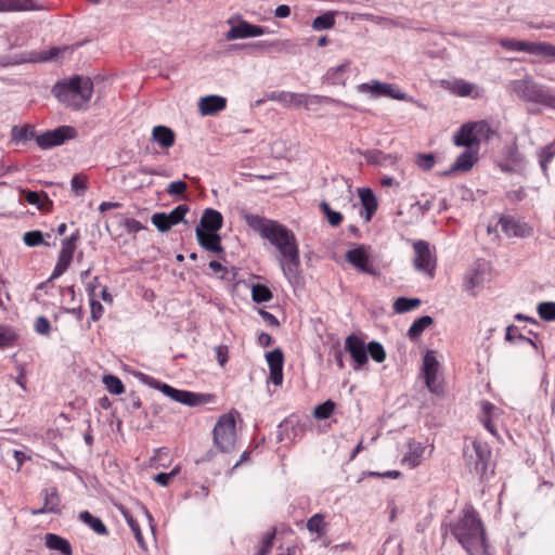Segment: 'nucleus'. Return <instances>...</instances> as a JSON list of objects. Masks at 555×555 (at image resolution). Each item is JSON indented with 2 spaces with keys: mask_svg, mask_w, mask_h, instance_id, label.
Segmentation results:
<instances>
[{
  "mask_svg": "<svg viewBox=\"0 0 555 555\" xmlns=\"http://www.w3.org/2000/svg\"><path fill=\"white\" fill-rule=\"evenodd\" d=\"M320 209L325 215L327 222L332 227H337L343 221V215L339 211H335L331 208L326 201L320 203Z\"/></svg>",
  "mask_w": 555,
  "mask_h": 555,
  "instance_id": "nucleus-47",
  "label": "nucleus"
},
{
  "mask_svg": "<svg viewBox=\"0 0 555 555\" xmlns=\"http://www.w3.org/2000/svg\"><path fill=\"white\" fill-rule=\"evenodd\" d=\"M499 44L507 51L525 52L546 61L555 60V44L546 41H527L505 37L499 40Z\"/></svg>",
  "mask_w": 555,
  "mask_h": 555,
  "instance_id": "nucleus-4",
  "label": "nucleus"
},
{
  "mask_svg": "<svg viewBox=\"0 0 555 555\" xmlns=\"http://www.w3.org/2000/svg\"><path fill=\"white\" fill-rule=\"evenodd\" d=\"M349 62L331 67L323 76V82L331 86H345L349 72Z\"/></svg>",
  "mask_w": 555,
  "mask_h": 555,
  "instance_id": "nucleus-25",
  "label": "nucleus"
},
{
  "mask_svg": "<svg viewBox=\"0 0 555 555\" xmlns=\"http://www.w3.org/2000/svg\"><path fill=\"white\" fill-rule=\"evenodd\" d=\"M266 359L270 370L268 382L275 386H281L283 383V351L280 348H275L266 354Z\"/></svg>",
  "mask_w": 555,
  "mask_h": 555,
  "instance_id": "nucleus-13",
  "label": "nucleus"
},
{
  "mask_svg": "<svg viewBox=\"0 0 555 555\" xmlns=\"http://www.w3.org/2000/svg\"><path fill=\"white\" fill-rule=\"evenodd\" d=\"M34 327L38 334L43 336H49L51 333L50 321L43 315H40L36 319Z\"/></svg>",
  "mask_w": 555,
  "mask_h": 555,
  "instance_id": "nucleus-61",
  "label": "nucleus"
},
{
  "mask_svg": "<svg viewBox=\"0 0 555 555\" xmlns=\"http://www.w3.org/2000/svg\"><path fill=\"white\" fill-rule=\"evenodd\" d=\"M358 195L364 210V220L370 222L378 207L377 198L370 188L359 189Z\"/></svg>",
  "mask_w": 555,
  "mask_h": 555,
  "instance_id": "nucleus-24",
  "label": "nucleus"
},
{
  "mask_svg": "<svg viewBox=\"0 0 555 555\" xmlns=\"http://www.w3.org/2000/svg\"><path fill=\"white\" fill-rule=\"evenodd\" d=\"M41 495L43 496V506L38 509H34L31 512L33 515H40V514H47V513H52V514L61 513V509H60L61 498H60V494H59V491L56 488L53 487V488H49V489H43L41 491Z\"/></svg>",
  "mask_w": 555,
  "mask_h": 555,
  "instance_id": "nucleus-18",
  "label": "nucleus"
},
{
  "mask_svg": "<svg viewBox=\"0 0 555 555\" xmlns=\"http://www.w3.org/2000/svg\"><path fill=\"white\" fill-rule=\"evenodd\" d=\"M359 154L367 164L377 166L396 165L399 159L397 154H386L377 149L359 151Z\"/></svg>",
  "mask_w": 555,
  "mask_h": 555,
  "instance_id": "nucleus-23",
  "label": "nucleus"
},
{
  "mask_svg": "<svg viewBox=\"0 0 555 555\" xmlns=\"http://www.w3.org/2000/svg\"><path fill=\"white\" fill-rule=\"evenodd\" d=\"M483 283V275L479 270H474L473 273L468 276L465 283V287L467 291H472L475 287L480 286Z\"/></svg>",
  "mask_w": 555,
  "mask_h": 555,
  "instance_id": "nucleus-63",
  "label": "nucleus"
},
{
  "mask_svg": "<svg viewBox=\"0 0 555 555\" xmlns=\"http://www.w3.org/2000/svg\"><path fill=\"white\" fill-rule=\"evenodd\" d=\"M439 370V362L434 351H427L423 358V375L427 388L436 395L442 392V386L438 382L437 375Z\"/></svg>",
  "mask_w": 555,
  "mask_h": 555,
  "instance_id": "nucleus-10",
  "label": "nucleus"
},
{
  "mask_svg": "<svg viewBox=\"0 0 555 555\" xmlns=\"http://www.w3.org/2000/svg\"><path fill=\"white\" fill-rule=\"evenodd\" d=\"M118 509L120 511V513L122 514L124 518L126 519L128 526L130 527L139 546L142 550H146V544L143 539V535H142V532H141L138 521L133 518L132 514L125 506L118 505Z\"/></svg>",
  "mask_w": 555,
  "mask_h": 555,
  "instance_id": "nucleus-31",
  "label": "nucleus"
},
{
  "mask_svg": "<svg viewBox=\"0 0 555 555\" xmlns=\"http://www.w3.org/2000/svg\"><path fill=\"white\" fill-rule=\"evenodd\" d=\"M198 244L206 250L215 254L224 251L221 245V236L218 232H195Z\"/></svg>",
  "mask_w": 555,
  "mask_h": 555,
  "instance_id": "nucleus-26",
  "label": "nucleus"
},
{
  "mask_svg": "<svg viewBox=\"0 0 555 555\" xmlns=\"http://www.w3.org/2000/svg\"><path fill=\"white\" fill-rule=\"evenodd\" d=\"M345 350L353 360L354 371L362 370L367 363V346L365 347L364 341L359 336L354 334L347 336L345 340Z\"/></svg>",
  "mask_w": 555,
  "mask_h": 555,
  "instance_id": "nucleus-11",
  "label": "nucleus"
},
{
  "mask_svg": "<svg viewBox=\"0 0 555 555\" xmlns=\"http://www.w3.org/2000/svg\"><path fill=\"white\" fill-rule=\"evenodd\" d=\"M23 240L27 246L35 247L43 242V235L38 230L29 231L24 234Z\"/></svg>",
  "mask_w": 555,
  "mask_h": 555,
  "instance_id": "nucleus-59",
  "label": "nucleus"
},
{
  "mask_svg": "<svg viewBox=\"0 0 555 555\" xmlns=\"http://www.w3.org/2000/svg\"><path fill=\"white\" fill-rule=\"evenodd\" d=\"M223 225V217L220 211L214 208H207L204 210L199 225L195 232H219Z\"/></svg>",
  "mask_w": 555,
  "mask_h": 555,
  "instance_id": "nucleus-17",
  "label": "nucleus"
},
{
  "mask_svg": "<svg viewBox=\"0 0 555 555\" xmlns=\"http://www.w3.org/2000/svg\"><path fill=\"white\" fill-rule=\"evenodd\" d=\"M272 297H273V294L268 286H266L263 284L253 285L251 299L255 302H257V304L267 302V301L271 300Z\"/></svg>",
  "mask_w": 555,
  "mask_h": 555,
  "instance_id": "nucleus-45",
  "label": "nucleus"
},
{
  "mask_svg": "<svg viewBox=\"0 0 555 555\" xmlns=\"http://www.w3.org/2000/svg\"><path fill=\"white\" fill-rule=\"evenodd\" d=\"M346 260L353 266L358 271L367 273L370 275H378L377 269L370 263L369 255L364 246L350 249L345 255Z\"/></svg>",
  "mask_w": 555,
  "mask_h": 555,
  "instance_id": "nucleus-12",
  "label": "nucleus"
},
{
  "mask_svg": "<svg viewBox=\"0 0 555 555\" xmlns=\"http://www.w3.org/2000/svg\"><path fill=\"white\" fill-rule=\"evenodd\" d=\"M280 266L284 276L292 285L296 286L301 283L302 275L300 269L299 253L296 254L294 251L291 257L280 259Z\"/></svg>",
  "mask_w": 555,
  "mask_h": 555,
  "instance_id": "nucleus-15",
  "label": "nucleus"
},
{
  "mask_svg": "<svg viewBox=\"0 0 555 555\" xmlns=\"http://www.w3.org/2000/svg\"><path fill=\"white\" fill-rule=\"evenodd\" d=\"M44 541L48 548L59 551L63 555H73L72 545L67 539L55 533H47Z\"/></svg>",
  "mask_w": 555,
  "mask_h": 555,
  "instance_id": "nucleus-30",
  "label": "nucleus"
},
{
  "mask_svg": "<svg viewBox=\"0 0 555 555\" xmlns=\"http://www.w3.org/2000/svg\"><path fill=\"white\" fill-rule=\"evenodd\" d=\"M244 219L246 221V223L248 224V227H250L253 230H255L256 232H258L262 237H263V233H266V231H263L264 229H269V224L273 222V220H268L259 215H253V214H246L244 216Z\"/></svg>",
  "mask_w": 555,
  "mask_h": 555,
  "instance_id": "nucleus-37",
  "label": "nucleus"
},
{
  "mask_svg": "<svg viewBox=\"0 0 555 555\" xmlns=\"http://www.w3.org/2000/svg\"><path fill=\"white\" fill-rule=\"evenodd\" d=\"M102 382L108 392L112 395H121L125 391V386L119 377L108 374L104 375Z\"/></svg>",
  "mask_w": 555,
  "mask_h": 555,
  "instance_id": "nucleus-44",
  "label": "nucleus"
},
{
  "mask_svg": "<svg viewBox=\"0 0 555 555\" xmlns=\"http://www.w3.org/2000/svg\"><path fill=\"white\" fill-rule=\"evenodd\" d=\"M186 190H188V184L182 180L172 181L166 188V192L170 196H182V195H184Z\"/></svg>",
  "mask_w": 555,
  "mask_h": 555,
  "instance_id": "nucleus-57",
  "label": "nucleus"
},
{
  "mask_svg": "<svg viewBox=\"0 0 555 555\" xmlns=\"http://www.w3.org/2000/svg\"><path fill=\"white\" fill-rule=\"evenodd\" d=\"M477 124H464L453 137L456 146H465L466 149L479 150L480 140L475 132Z\"/></svg>",
  "mask_w": 555,
  "mask_h": 555,
  "instance_id": "nucleus-14",
  "label": "nucleus"
},
{
  "mask_svg": "<svg viewBox=\"0 0 555 555\" xmlns=\"http://www.w3.org/2000/svg\"><path fill=\"white\" fill-rule=\"evenodd\" d=\"M325 521L324 516L322 514H314L307 521V529L310 532H315L318 534H323L325 530Z\"/></svg>",
  "mask_w": 555,
  "mask_h": 555,
  "instance_id": "nucleus-52",
  "label": "nucleus"
},
{
  "mask_svg": "<svg viewBox=\"0 0 555 555\" xmlns=\"http://www.w3.org/2000/svg\"><path fill=\"white\" fill-rule=\"evenodd\" d=\"M34 0H0V11L38 10Z\"/></svg>",
  "mask_w": 555,
  "mask_h": 555,
  "instance_id": "nucleus-32",
  "label": "nucleus"
},
{
  "mask_svg": "<svg viewBox=\"0 0 555 555\" xmlns=\"http://www.w3.org/2000/svg\"><path fill=\"white\" fill-rule=\"evenodd\" d=\"M214 446L223 453H230L235 448V420L231 413L221 415L212 430Z\"/></svg>",
  "mask_w": 555,
  "mask_h": 555,
  "instance_id": "nucleus-5",
  "label": "nucleus"
},
{
  "mask_svg": "<svg viewBox=\"0 0 555 555\" xmlns=\"http://www.w3.org/2000/svg\"><path fill=\"white\" fill-rule=\"evenodd\" d=\"M152 223L156 227V229L162 232H168L172 225L165 212H155L152 216Z\"/></svg>",
  "mask_w": 555,
  "mask_h": 555,
  "instance_id": "nucleus-54",
  "label": "nucleus"
},
{
  "mask_svg": "<svg viewBox=\"0 0 555 555\" xmlns=\"http://www.w3.org/2000/svg\"><path fill=\"white\" fill-rule=\"evenodd\" d=\"M189 211V206L185 204L178 205L176 208H173L169 214H167V217L171 223V225H176L180 222H185L184 217L186 212Z\"/></svg>",
  "mask_w": 555,
  "mask_h": 555,
  "instance_id": "nucleus-53",
  "label": "nucleus"
},
{
  "mask_svg": "<svg viewBox=\"0 0 555 555\" xmlns=\"http://www.w3.org/2000/svg\"><path fill=\"white\" fill-rule=\"evenodd\" d=\"M554 156H555V144L554 143H550V144L543 146L539 151V153H538L539 164H540V167H541L544 176H547L548 164L552 162Z\"/></svg>",
  "mask_w": 555,
  "mask_h": 555,
  "instance_id": "nucleus-38",
  "label": "nucleus"
},
{
  "mask_svg": "<svg viewBox=\"0 0 555 555\" xmlns=\"http://www.w3.org/2000/svg\"><path fill=\"white\" fill-rule=\"evenodd\" d=\"M336 403L328 399L325 402L318 404L313 410V417L317 420H326L335 411Z\"/></svg>",
  "mask_w": 555,
  "mask_h": 555,
  "instance_id": "nucleus-46",
  "label": "nucleus"
},
{
  "mask_svg": "<svg viewBox=\"0 0 555 555\" xmlns=\"http://www.w3.org/2000/svg\"><path fill=\"white\" fill-rule=\"evenodd\" d=\"M415 163L421 169L428 171L435 166V156L431 153L418 154Z\"/></svg>",
  "mask_w": 555,
  "mask_h": 555,
  "instance_id": "nucleus-60",
  "label": "nucleus"
},
{
  "mask_svg": "<svg viewBox=\"0 0 555 555\" xmlns=\"http://www.w3.org/2000/svg\"><path fill=\"white\" fill-rule=\"evenodd\" d=\"M474 453L469 455L470 461L467 465L475 472V474L483 477L486 475L491 460V450L485 442L475 441L473 443Z\"/></svg>",
  "mask_w": 555,
  "mask_h": 555,
  "instance_id": "nucleus-9",
  "label": "nucleus"
},
{
  "mask_svg": "<svg viewBox=\"0 0 555 555\" xmlns=\"http://www.w3.org/2000/svg\"><path fill=\"white\" fill-rule=\"evenodd\" d=\"M152 140L162 147L169 149L175 144L176 134L172 129L166 126H156L152 131Z\"/></svg>",
  "mask_w": 555,
  "mask_h": 555,
  "instance_id": "nucleus-28",
  "label": "nucleus"
},
{
  "mask_svg": "<svg viewBox=\"0 0 555 555\" xmlns=\"http://www.w3.org/2000/svg\"><path fill=\"white\" fill-rule=\"evenodd\" d=\"M420 305L421 300L418 298L399 297L396 299L393 304V310L397 313H405L413 309H416Z\"/></svg>",
  "mask_w": 555,
  "mask_h": 555,
  "instance_id": "nucleus-42",
  "label": "nucleus"
},
{
  "mask_svg": "<svg viewBox=\"0 0 555 555\" xmlns=\"http://www.w3.org/2000/svg\"><path fill=\"white\" fill-rule=\"evenodd\" d=\"M70 185H72V191L76 195H82L86 192V190H87V181H86V179L80 177V176H78V175H75L72 178Z\"/></svg>",
  "mask_w": 555,
  "mask_h": 555,
  "instance_id": "nucleus-64",
  "label": "nucleus"
},
{
  "mask_svg": "<svg viewBox=\"0 0 555 555\" xmlns=\"http://www.w3.org/2000/svg\"><path fill=\"white\" fill-rule=\"evenodd\" d=\"M268 99L279 102L286 106H302V93H294L289 91H273L268 94Z\"/></svg>",
  "mask_w": 555,
  "mask_h": 555,
  "instance_id": "nucleus-29",
  "label": "nucleus"
},
{
  "mask_svg": "<svg viewBox=\"0 0 555 555\" xmlns=\"http://www.w3.org/2000/svg\"><path fill=\"white\" fill-rule=\"evenodd\" d=\"M475 89V85L464 79H455L451 82L449 90L457 96H469Z\"/></svg>",
  "mask_w": 555,
  "mask_h": 555,
  "instance_id": "nucleus-39",
  "label": "nucleus"
},
{
  "mask_svg": "<svg viewBox=\"0 0 555 555\" xmlns=\"http://www.w3.org/2000/svg\"><path fill=\"white\" fill-rule=\"evenodd\" d=\"M434 323V319L430 315H423L416 319L408 331L410 339H417L421 334Z\"/></svg>",
  "mask_w": 555,
  "mask_h": 555,
  "instance_id": "nucleus-36",
  "label": "nucleus"
},
{
  "mask_svg": "<svg viewBox=\"0 0 555 555\" xmlns=\"http://www.w3.org/2000/svg\"><path fill=\"white\" fill-rule=\"evenodd\" d=\"M367 354L377 362L382 363L386 359V352L383 345L378 341L372 340L367 344Z\"/></svg>",
  "mask_w": 555,
  "mask_h": 555,
  "instance_id": "nucleus-50",
  "label": "nucleus"
},
{
  "mask_svg": "<svg viewBox=\"0 0 555 555\" xmlns=\"http://www.w3.org/2000/svg\"><path fill=\"white\" fill-rule=\"evenodd\" d=\"M70 263H72L70 258H66V257L59 255L57 262H56L54 270L50 276V280H55V279L60 278L68 269Z\"/></svg>",
  "mask_w": 555,
  "mask_h": 555,
  "instance_id": "nucleus-56",
  "label": "nucleus"
},
{
  "mask_svg": "<svg viewBox=\"0 0 555 555\" xmlns=\"http://www.w3.org/2000/svg\"><path fill=\"white\" fill-rule=\"evenodd\" d=\"M269 229L263 230L266 231V233H263V237L267 238L273 246L278 245L279 243H283L286 240H294L295 234L278 221H273L269 224Z\"/></svg>",
  "mask_w": 555,
  "mask_h": 555,
  "instance_id": "nucleus-22",
  "label": "nucleus"
},
{
  "mask_svg": "<svg viewBox=\"0 0 555 555\" xmlns=\"http://www.w3.org/2000/svg\"><path fill=\"white\" fill-rule=\"evenodd\" d=\"M335 25V12L328 11L317 16L312 22V28L314 30L330 29Z\"/></svg>",
  "mask_w": 555,
  "mask_h": 555,
  "instance_id": "nucleus-41",
  "label": "nucleus"
},
{
  "mask_svg": "<svg viewBox=\"0 0 555 555\" xmlns=\"http://www.w3.org/2000/svg\"><path fill=\"white\" fill-rule=\"evenodd\" d=\"M36 135L35 129L25 125L23 127H13L12 128V139L15 141H27L33 139Z\"/></svg>",
  "mask_w": 555,
  "mask_h": 555,
  "instance_id": "nucleus-49",
  "label": "nucleus"
},
{
  "mask_svg": "<svg viewBox=\"0 0 555 555\" xmlns=\"http://www.w3.org/2000/svg\"><path fill=\"white\" fill-rule=\"evenodd\" d=\"M77 130L72 126H60L36 135V143L42 150L62 145L65 141L75 139Z\"/></svg>",
  "mask_w": 555,
  "mask_h": 555,
  "instance_id": "nucleus-8",
  "label": "nucleus"
},
{
  "mask_svg": "<svg viewBox=\"0 0 555 555\" xmlns=\"http://www.w3.org/2000/svg\"><path fill=\"white\" fill-rule=\"evenodd\" d=\"M274 538H275V529H272L271 532L267 533L263 537V539L261 541V545L255 555H267L273 546Z\"/></svg>",
  "mask_w": 555,
  "mask_h": 555,
  "instance_id": "nucleus-58",
  "label": "nucleus"
},
{
  "mask_svg": "<svg viewBox=\"0 0 555 555\" xmlns=\"http://www.w3.org/2000/svg\"><path fill=\"white\" fill-rule=\"evenodd\" d=\"M538 313L542 320L555 321V302H541L538 306Z\"/></svg>",
  "mask_w": 555,
  "mask_h": 555,
  "instance_id": "nucleus-55",
  "label": "nucleus"
},
{
  "mask_svg": "<svg viewBox=\"0 0 555 555\" xmlns=\"http://www.w3.org/2000/svg\"><path fill=\"white\" fill-rule=\"evenodd\" d=\"M502 231L507 236L526 237L531 233V228L527 223L520 222L513 217L504 216L500 218Z\"/></svg>",
  "mask_w": 555,
  "mask_h": 555,
  "instance_id": "nucleus-20",
  "label": "nucleus"
},
{
  "mask_svg": "<svg viewBox=\"0 0 555 555\" xmlns=\"http://www.w3.org/2000/svg\"><path fill=\"white\" fill-rule=\"evenodd\" d=\"M477 160L478 150L466 149L457 156L450 170L443 172V175H449L451 172H466L473 168Z\"/></svg>",
  "mask_w": 555,
  "mask_h": 555,
  "instance_id": "nucleus-21",
  "label": "nucleus"
},
{
  "mask_svg": "<svg viewBox=\"0 0 555 555\" xmlns=\"http://www.w3.org/2000/svg\"><path fill=\"white\" fill-rule=\"evenodd\" d=\"M149 385L162 391L165 396L171 398L173 401L189 405L196 406L208 402L206 395L192 392L189 390H180L171 387L166 383H162L155 378L147 377Z\"/></svg>",
  "mask_w": 555,
  "mask_h": 555,
  "instance_id": "nucleus-6",
  "label": "nucleus"
},
{
  "mask_svg": "<svg viewBox=\"0 0 555 555\" xmlns=\"http://www.w3.org/2000/svg\"><path fill=\"white\" fill-rule=\"evenodd\" d=\"M80 234L79 230L77 229L69 237L65 238L62 242V248L59 255L70 258L73 260V256L76 249L77 241L79 240Z\"/></svg>",
  "mask_w": 555,
  "mask_h": 555,
  "instance_id": "nucleus-43",
  "label": "nucleus"
},
{
  "mask_svg": "<svg viewBox=\"0 0 555 555\" xmlns=\"http://www.w3.org/2000/svg\"><path fill=\"white\" fill-rule=\"evenodd\" d=\"M227 106V99L221 95H206L198 102V111L202 116H214L223 111Z\"/></svg>",
  "mask_w": 555,
  "mask_h": 555,
  "instance_id": "nucleus-19",
  "label": "nucleus"
},
{
  "mask_svg": "<svg viewBox=\"0 0 555 555\" xmlns=\"http://www.w3.org/2000/svg\"><path fill=\"white\" fill-rule=\"evenodd\" d=\"M14 340V333L8 327L0 326V349L12 346Z\"/></svg>",
  "mask_w": 555,
  "mask_h": 555,
  "instance_id": "nucleus-62",
  "label": "nucleus"
},
{
  "mask_svg": "<svg viewBox=\"0 0 555 555\" xmlns=\"http://www.w3.org/2000/svg\"><path fill=\"white\" fill-rule=\"evenodd\" d=\"M257 48L261 49H271L275 52H285L288 51L292 43L289 40H274V41H258L254 44Z\"/></svg>",
  "mask_w": 555,
  "mask_h": 555,
  "instance_id": "nucleus-48",
  "label": "nucleus"
},
{
  "mask_svg": "<svg viewBox=\"0 0 555 555\" xmlns=\"http://www.w3.org/2000/svg\"><path fill=\"white\" fill-rule=\"evenodd\" d=\"M275 247L280 251L281 259L291 257V255H293L294 250L296 254L299 253L297 240L295 236H294L293 241L286 240L283 243H279L278 245H275Z\"/></svg>",
  "mask_w": 555,
  "mask_h": 555,
  "instance_id": "nucleus-51",
  "label": "nucleus"
},
{
  "mask_svg": "<svg viewBox=\"0 0 555 555\" xmlns=\"http://www.w3.org/2000/svg\"><path fill=\"white\" fill-rule=\"evenodd\" d=\"M511 90L519 99L542 104L545 106H555V95L551 94L542 85L534 81V79L526 75L521 79L511 81Z\"/></svg>",
  "mask_w": 555,
  "mask_h": 555,
  "instance_id": "nucleus-3",
  "label": "nucleus"
},
{
  "mask_svg": "<svg viewBox=\"0 0 555 555\" xmlns=\"http://www.w3.org/2000/svg\"><path fill=\"white\" fill-rule=\"evenodd\" d=\"M409 451L403 456L402 462L408 464L411 468L418 466L422 462L425 446L421 442L410 440L408 442Z\"/></svg>",
  "mask_w": 555,
  "mask_h": 555,
  "instance_id": "nucleus-27",
  "label": "nucleus"
},
{
  "mask_svg": "<svg viewBox=\"0 0 555 555\" xmlns=\"http://www.w3.org/2000/svg\"><path fill=\"white\" fill-rule=\"evenodd\" d=\"M266 33L264 27L250 24L246 21H240L236 25L232 26L227 33L228 40H235L242 38H250L262 36Z\"/></svg>",
  "mask_w": 555,
  "mask_h": 555,
  "instance_id": "nucleus-16",
  "label": "nucleus"
},
{
  "mask_svg": "<svg viewBox=\"0 0 555 555\" xmlns=\"http://www.w3.org/2000/svg\"><path fill=\"white\" fill-rule=\"evenodd\" d=\"M450 530L468 554L473 555V550L478 546L486 550V531L474 507L466 508L463 517L456 524L451 525Z\"/></svg>",
  "mask_w": 555,
  "mask_h": 555,
  "instance_id": "nucleus-1",
  "label": "nucleus"
},
{
  "mask_svg": "<svg viewBox=\"0 0 555 555\" xmlns=\"http://www.w3.org/2000/svg\"><path fill=\"white\" fill-rule=\"evenodd\" d=\"M78 518L82 522L88 525L90 528H92V530L95 533H98L100 535L108 534V530H107L106 526L103 524V521L100 518L93 516L90 512H88V511L80 512L78 515Z\"/></svg>",
  "mask_w": 555,
  "mask_h": 555,
  "instance_id": "nucleus-33",
  "label": "nucleus"
},
{
  "mask_svg": "<svg viewBox=\"0 0 555 555\" xmlns=\"http://www.w3.org/2000/svg\"><path fill=\"white\" fill-rule=\"evenodd\" d=\"M358 90L362 93H371L373 96H384L386 90V82L372 80L358 86Z\"/></svg>",
  "mask_w": 555,
  "mask_h": 555,
  "instance_id": "nucleus-40",
  "label": "nucleus"
},
{
  "mask_svg": "<svg viewBox=\"0 0 555 555\" xmlns=\"http://www.w3.org/2000/svg\"><path fill=\"white\" fill-rule=\"evenodd\" d=\"M413 249L415 251L413 259L415 269L433 279L435 276L437 259L430 249L429 243L423 240L416 241L413 244Z\"/></svg>",
  "mask_w": 555,
  "mask_h": 555,
  "instance_id": "nucleus-7",
  "label": "nucleus"
},
{
  "mask_svg": "<svg viewBox=\"0 0 555 555\" xmlns=\"http://www.w3.org/2000/svg\"><path fill=\"white\" fill-rule=\"evenodd\" d=\"M52 92L61 103L80 109L92 96L93 82L89 77L75 76L66 82H57Z\"/></svg>",
  "mask_w": 555,
  "mask_h": 555,
  "instance_id": "nucleus-2",
  "label": "nucleus"
},
{
  "mask_svg": "<svg viewBox=\"0 0 555 555\" xmlns=\"http://www.w3.org/2000/svg\"><path fill=\"white\" fill-rule=\"evenodd\" d=\"M322 103L347 106L346 103L340 100L333 99L331 96L318 95V94H305L302 93V106L309 109L311 105H319Z\"/></svg>",
  "mask_w": 555,
  "mask_h": 555,
  "instance_id": "nucleus-35",
  "label": "nucleus"
},
{
  "mask_svg": "<svg viewBox=\"0 0 555 555\" xmlns=\"http://www.w3.org/2000/svg\"><path fill=\"white\" fill-rule=\"evenodd\" d=\"M23 198L29 204L37 206L38 209H46L47 206H52L47 193H38L36 191H22Z\"/></svg>",
  "mask_w": 555,
  "mask_h": 555,
  "instance_id": "nucleus-34",
  "label": "nucleus"
}]
</instances>
